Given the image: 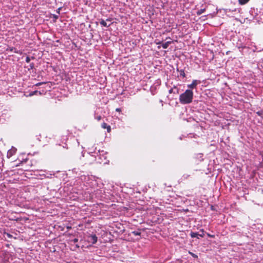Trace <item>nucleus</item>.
<instances>
[{"label": "nucleus", "instance_id": "nucleus-18", "mask_svg": "<svg viewBox=\"0 0 263 263\" xmlns=\"http://www.w3.org/2000/svg\"><path fill=\"white\" fill-rule=\"evenodd\" d=\"M189 254H191L194 258H198V256L196 254H195L191 252H189Z\"/></svg>", "mask_w": 263, "mask_h": 263}, {"label": "nucleus", "instance_id": "nucleus-27", "mask_svg": "<svg viewBox=\"0 0 263 263\" xmlns=\"http://www.w3.org/2000/svg\"><path fill=\"white\" fill-rule=\"evenodd\" d=\"M116 111H118V112H120V111H121V109L120 108H117L116 109Z\"/></svg>", "mask_w": 263, "mask_h": 263}, {"label": "nucleus", "instance_id": "nucleus-21", "mask_svg": "<svg viewBox=\"0 0 263 263\" xmlns=\"http://www.w3.org/2000/svg\"><path fill=\"white\" fill-rule=\"evenodd\" d=\"M9 50L11 51H14L15 53H18V52L15 50V48H13V47L12 48H10Z\"/></svg>", "mask_w": 263, "mask_h": 263}, {"label": "nucleus", "instance_id": "nucleus-3", "mask_svg": "<svg viewBox=\"0 0 263 263\" xmlns=\"http://www.w3.org/2000/svg\"><path fill=\"white\" fill-rule=\"evenodd\" d=\"M200 231L202 232L201 234H199V233H198L197 232H192L191 233V234H190L191 237L192 238L197 237L198 238H199L198 236H200L201 237H203L204 235V231H203V229H201Z\"/></svg>", "mask_w": 263, "mask_h": 263}, {"label": "nucleus", "instance_id": "nucleus-13", "mask_svg": "<svg viewBox=\"0 0 263 263\" xmlns=\"http://www.w3.org/2000/svg\"><path fill=\"white\" fill-rule=\"evenodd\" d=\"M37 93H39L40 95H41V93L40 91H38L37 90H35L33 91H32L29 93V96H32L35 95H37Z\"/></svg>", "mask_w": 263, "mask_h": 263}, {"label": "nucleus", "instance_id": "nucleus-26", "mask_svg": "<svg viewBox=\"0 0 263 263\" xmlns=\"http://www.w3.org/2000/svg\"><path fill=\"white\" fill-rule=\"evenodd\" d=\"M43 83H44V82H40V83H37L35 85L36 86H40V85H41Z\"/></svg>", "mask_w": 263, "mask_h": 263}, {"label": "nucleus", "instance_id": "nucleus-5", "mask_svg": "<svg viewBox=\"0 0 263 263\" xmlns=\"http://www.w3.org/2000/svg\"><path fill=\"white\" fill-rule=\"evenodd\" d=\"M16 152V149L14 147H12L7 152V156L8 158H10L13 156Z\"/></svg>", "mask_w": 263, "mask_h": 263}, {"label": "nucleus", "instance_id": "nucleus-1", "mask_svg": "<svg viewBox=\"0 0 263 263\" xmlns=\"http://www.w3.org/2000/svg\"><path fill=\"white\" fill-rule=\"evenodd\" d=\"M194 93L192 90L187 89L179 96V102L182 104H190L193 101Z\"/></svg>", "mask_w": 263, "mask_h": 263}, {"label": "nucleus", "instance_id": "nucleus-20", "mask_svg": "<svg viewBox=\"0 0 263 263\" xmlns=\"http://www.w3.org/2000/svg\"><path fill=\"white\" fill-rule=\"evenodd\" d=\"M34 63H30V65H29L30 67L28 68V69L29 70L32 69L34 68Z\"/></svg>", "mask_w": 263, "mask_h": 263}, {"label": "nucleus", "instance_id": "nucleus-25", "mask_svg": "<svg viewBox=\"0 0 263 263\" xmlns=\"http://www.w3.org/2000/svg\"><path fill=\"white\" fill-rule=\"evenodd\" d=\"M71 241L73 242L74 243H76V242H77L78 241V238H74V239L71 240Z\"/></svg>", "mask_w": 263, "mask_h": 263}, {"label": "nucleus", "instance_id": "nucleus-4", "mask_svg": "<svg viewBox=\"0 0 263 263\" xmlns=\"http://www.w3.org/2000/svg\"><path fill=\"white\" fill-rule=\"evenodd\" d=\"M98 241V237L94 235H91L88 237V241L92 244H95Z\"/></svg>", "mask_w": 263, "mask_h": 263}, {"label": "nucleus", "instance_id": "nucleus-24", "mask_svg": "<svg viewBox=\"0 0 263 263\" xmlns=\"http://www.w3.org/2000/svg\"><path fill=\"white\" fill-rule=\"evenodd\" d=\"M155 43H156L157 45H159V44H162L161 42H160V41H158V40H156L155 41Z\"/></svg>", "mask_w": 263, "mask_h": 263}, {"label": "nucleus", "instance_id": "nucleus-6", "mask_svg": "<svg viewBox=\"0 0 263 263\" xmlns=\"http://www.w3.org/2000/svg\"><path fill=\"white\" fill-rule=\"evenodd\" d=\"M198 83H199L198 81H197L196 80H194L192 81V83L191 84H189L187 85V87L190 89H194V88H196V87L198 84Z\"/></svg>", "mask_w": 263, "mask_h": 263}, {"label": "nucleus", "instance_id": "nucleus-23", "mask_svg": "<svg viewBox=\"0 0 263 263\" xmlns=\"http://www.w3.org/2000/svg\"><path fill=\"white\" fill-rule=\"evenodd\" d=\"M207 235L208 237H210V238H214L215 237V235H211L209 233H207Z\"/></svg>", "mask_w": 263, "mask_h": 263}, {"label": "nucleus", "instance_id": "nucleus-17", "mask_svg": "<svg viewBox=\"0 0 263 263\" xmlns=\"http://www.w3.org/2000/svg\"><path fill=\"white\" fill-rule=\"evenodd\" d=\"M256 114L263 119V111H258L256 112Z\"/></svg>", "mask_w": 263, "mask_h": 263}, {"label": "nucleus", "instance_id": "nucleus-22", "mask_svg": "<svg viewBox=\"0 0 263 263\" xmlns=\"http://www.w3.org/2000/svg\"><path fill=\"white\" fill-rule=\"evenodd\" d=\"M30 61V58L29 57H27L26 58V62L27 63H29Z\"/></svg>", "mask_w": 263, "mask_h": 263}, {"label": "nucleus", "instance_id": "nucleus-29", "mask_svg": "<svg viewBox=\"0 0 263 263\" xmlns=\"http://www.w3.org/2000/svg\"><path fill=\"white\" fill-rule=\"evenodd\" d=\"M53 17H54V18H55V19H57V18H58V16H57V15H54V16H53Z\"/></svg>", "mask_w": 263, "mask_h": 263}, {"label": "nucleus", "instance_id": "nucleus-16", "mask_svg": "<svg viewBox=\"0 0 263 263\" xmlns=\"http://www.w3.org/2000/svg\"><path fill=\"white\" fill-rule=\"evenodd\" d=\"M4 236L5 237H7V238H11L12 237V235H11L10 234L8 233H4Z\"/></svg>", "mask_w": 263, "mask_h": 263}, {"label": "nucleus", "instance_id": "nucleus-2", "mask_svg": "<svg viewBox=\"0 0 263 263\" xmlns=\"http://www.w3.org/2000/svg\"><path fill=\"white\" fill-rule=\"evenodd\" d=\"M25 163H28V164L24 167V170L25 171H29L30 170L31 166H32V163L31 160H30L28 159H26L24 161H22L21 163L22 165H23Z\"/></svg>", "mask_w": 263, "mask_h": 263}, {"label": "nucleus", "instance_id": "nucleus-10", "mask_svg": "<svg viewBox=\"0 0 263 263\" xmlns=\"http://www.w3.org/2000/svg\"><path fill=\"white\" fill-rule=\"evenodd\" d=\"M177 71L179 72V74L181 76H182L183 78L185 77V73L183 69L179 70V69H177Z\"/></svg>", "mask_w": 263, "mask_h": 263}, {"label": "nucleus", "instance_id": "nucleus-15", "mask_svg": "<svg viewBox=\"0 0 263 263\" xmlns=\"http://www.w3.org/2000/svg\"><path fill=\"white\" fill-rule=\"evenodd\" d=\"M205 11V9H201L197 11V14L200 15L202 14Z\"/></svg>", "mask_w": 263, "mask_h": 263}, {"label": "nucleus", "instance_id": "nucleus-9", "mask_svg": "<svg viewBox=\"0 0 263 263\" xmlns=\"http://www.w3.org/2000/svg\"><path fill=\"white\" fill-rule=\"evenodd\" d=\"M171 43V41H168L164 43H162V47L163 49H166L168 47L169 45H170Z\"/></svg>", "mask_w": 263, "mask_h": 263}, {"label": "nucleus", "instance_id": "nucleus-12", "mask_svg": "<svg viewBox=\"0 0 263 263\" xmlns=\"http://www.w3.org/2000/svg\"><path fill=\"white\" fill-rule=\"evenodd\" d=\"M250 0H238V3L241 5L246 4Z\"/></svg>", "mask_w": 263, "mask_h": 263}, {"label": "nucleus", "instance_id": "nucleus-14", "mask_svg": "<svg viewBox=\"0 0 263 263\" xmlns=\"http://www.w3.org/2000/svg\"><path fill=\"white\" fill-rule=\"evenodd\" d=\"M132 234H134L135 236H139L141 235V232H140V230H138V231H133L132 232Z\"/></svg>", "mask_w": 263, "mask_h": 263}, {"label": "nucleus", "instance_id": "nucleus-8", "mask_svg": "<svg viewBox=\"0 0 263 263\" xmlns=\"http://www.w3.org/2000/svg\"><path fill=\"white\" fill-rule=\"evenodd\" d=\"M169 93H174L176 94L179 93V89L176 86H174L173 88L169 90Z\"/></svg>", "mask_w": 263, "mask_h": 263}, {"label": "nucleus", "instance_id": "nucleus-28", "mask_svg": "<svg viewBox=\"0 0 263 263\" xmlns=\"http://www.w3.org/2000/svg\"><path fill=\"white\" fill-rule=\"evenodd\" d=\"M67 229L68 230H70V229H71V227H70V226H67Z\"/></svg>", "mask_w": 263, "mask_h": 263}, {"label": "nucleus", "instance_id": "nucleus-11", "mask_svg": "<svg viewBox=\"0 0 263 263\" xmlns=\"http://www.w3.org/2000/svg\"><path fill=\"white\" fill-rule=\"evenodd\" d=\"M100 23L101 25H102L104 27H108L110 26V25H107L104 20H101Z\"/></svg>", "mask_w": 263, "mask_h": 263}, {"label": "nucleus", "instance_id": "nucleus-31", "mask_svg": "<svg viewBox=\"0 0 263 263\" xmlns=\"http://www.w3.org/2000/svg\"><path fill=\"white\" fill-rule=\"evenodd\" d=\"M106 21H110V20L109 19H107Z\"/></svg>", "mask_w": 263, "mask_h": 263}, {"label": "nucleus", "instance_id": "nucleus-19", "mask_svg": "<svg viewBox=\"0 0 263 263\" xmlns=\"http://www.w3.org/2000/svg\"><path fill=\"white\" fill-rule=\"evenodd\" d=\"M95 119L97 120V121H100L102 119V117L100 115H99V116H97L95 117Z\"/></svg>", "mask_w": 263, "mask_h": 263}, {"label": "nucleus", "instance_id": "nucleus-7", "mask_svg": "<svg viewBox=\"0 0 263 263\" xmlns=\"http://www.w3.org/2000/svg\"><path fill=\"white\" fill-rule=\"evenodd\" d=\"M101 127L103 129H107V132L108 133H110L111 132V127L110 125H108L107 123H103L102 124H101Z\"/></svg>", "mask_w": 263, "mask_h": 263}, {"label": "nucleus", "instance_id": "nucleus-30", "mask_svg": "<svg viewBox=\"0 0 263 263\" xmlns=\"http://www.w3.org/2000/svg\"><path fill=\"white\" fill-rule=\"evenodd\" d=\"M76 248H79V247H79V246L78 245H76Z\"/></svg>", "mask_w": 263, "mask_h": 263}]
</instances>
